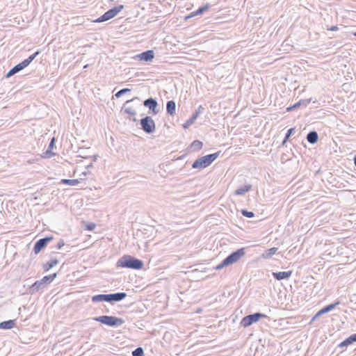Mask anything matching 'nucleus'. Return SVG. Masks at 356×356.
Returning <instances> with one entry per match:
<instances>
[{
	"mask_svg": "<svg viewBox=\"0 0 356 356\" xmlns=\"http://www.w3.org/2000/svg\"><path fill=\"white\" fill-rule=\"evenodd\" d=\"M117 267L140 270L143 268V263L130 255H124L118 261Z\"/></svg>",
	"mask_w": 356,
	"mask_h": 356,
	"instance_id": "nucleus-1",
	"label": "nucleus"
},
{
	"mask_svg": "<svg viewBox=\"0 0 356 356\" xmlns=\"http://www.w3.org/2000/svg\"><path fill=\"white\" fill-rule=\"evenodd\" d=\"M245 254V248H240L225 258L221 263L215 267V269L220 270L227 266L235 264L238 262Z\"/></svg>",
	"mask_w": 356,
	"mask_h": 356,
	"instance_id": "nucleus-2",
	"label": "nucleus"
},
{
	"mask_svg": "<svg viewBox=\"0 0 356 356\" xmlns=\"http://www.w3.org/2000/svg\"><path fill=\"white\" fill-rule=\"evenodd\" d=\"M220 152L200 157L195 160L192 167L195 169H202L209 166L220 155Z\"/></svg>",
	"mask_w": 356,
	"mask_h": 356,
	"instance_id": "nucleus-3",
	"label": "nucleus"
},
{
	"mask_svg": "<svg viewBox=\"0 0 356 356\" xmlns=\"http://www.w3.org/2000/svg\"><path fill=\"white\" fill-rule=\"evenodd\" d=\"M39 51H36L35 54L31 55L28 58L25 59L22 63L16 65L7 73L6 77H10L27 67L33 60L36 56L39 54Z\"/></svg>",
	"mask_w": 356,
	"mask_h": 356,
	"instance_id": "nucleus-4",
	"label": "nucleus"
},
{
	"mask_svg": "<svg viewBox=\"0 0 356 356\" xmlns=\"http://www.w3.org/2000/svg\"><path fill=\"white\" fill-rule=\"evenodd\" d=\"M124 8L123 5H119L118 6H115L110 10H108L107 12H106L104 15L100 16L99 18L96 19L93 21V22L99 23L103 22L107 20H109L114 17H115L120 12L122 11V10Z\"/></svg>",
	"mask_w": 356,
	"mask_h": 356,
	"instance_id": "nucleus-5",
	"label": "nucleus"
},
{
	"mask_svg": "<svg viewBox=\"0 0 356 356\" xmlns=\"http://www.w3.org/2000/svg\"><path fill=\"white\" fill-rule=\"evenodd\" d=\"M94 320L109 326H117L124 323L122 318L111 316H102L95 318Z\"/></svg>",
	"mask_w": 356,
	"mask_h": 356,
	"instance_id": "nucleus-6",
	"label": "nucleus"
},
{
	"mask_svg": "<svg viewBox=\"0 0 356 356\" xmlns=\"http://www.w3.org/2000/svg\"><path fill=\"white\" fill-rule=\"evenodd\" d=\"M266 316L261 313H255L254 314L248 315L242 318L241 325L243 327H247L252 323H256L261 318H265Z\"/></svg>",
	"mask_w": 356,
	"mask_h": 356,
	"instance_id": "nucleus-7",
	"label": "nucleus"
},
{
	"mask_svg": "<svg viewBox=\"0 0 356 356\" xmlns=\"http://www.w3.org/2000/svg\"><path fill=\"white\" fill-rule=\"evenodd\" d=\"M142 129L146 133H152L155 130V123L154 120L150 117H145V118L141 120L140 122Z\"/></svg>",
	"mask_w": 356,
	"mask_h": 356,
	"instance_id": "nucleus-8",
	"label": "nucleus"
},
{
	"mask_svg": "<svg viewBox=\"0 0 356 356\" xmlns=\"http://www.w3.org/2000/svg\"><path fill=\"white\" fill-rule=\"evenodd\" d=\"M57 276L56 273H53L49 275H46L43 277V278L40 280L36 281L32 285V288L36 289L37 290L40 289V286L42 284H47L51 282Z\"/></svg>",
	"mask_w": 356,
	"mask_h": 356,
	"instance_id": "nucleus-9",
	"label": "nucleus"
},
{
	"mask_svg": "<svg viewBox=\"0 0 356 356\" xmlns=\"http://www.w3.org/2000/svg\"><path fill=\"white\" fill-rule=\"evenodd\" d=\"M131 101V100L127 101L126 103L124 104L122 110L124 111V113L128 115V118L129 120L136 121V119L135 118L136 115V108L133 106L129 105Z\"/></svg>",
	"mask_w": 356,
	"mask_h": 356,
	"instance_id": "nucleus-10",
	"label": "nucleus"
},
{
	"mask_svg": "<svg viewBox=\"0 0 356 356\" xmlns=\"http://www.w3.org/2000/svg\"><path fill=\"white\" fill-rule=\"evenodd\" d=\"M53 239V237H47L44 238L40 239L36 242V243L34 245L33 250L35 254H38L42 249H43L46 245L47 243L51 241Z\"/></svg>",
	"mask_w": 356,
	"mask_h": 356,
	"instance_id": "nucleus-11",
	"label": "nucleus"
},
{
	"mask_svg": "<svg viewBox=\"0 0 356 356\" xmlns=\"http://www.w3.org/2000/svg\"><path fill=\"white\" fill-rule=\"evenodd\" d=\"M202 110V106H200L199 108L195 111V112L191 115V117L184 122V124H183V128L186 129H188L191 125H192L200 115Z\"/></svg>",
	"mask_w": 356,
	"mask_h": 356,
	"instance_id": "nucleus-12",
	"label": "nucleus"
},
{
	"mask_svg": "<svg viewBox=\"0 0 356 356\" xmlns=\"http://www.w3.org/2000/svg\"><path fill=\"white\" fill-rule=\"evenodd\" d=\"M138 58L140 60L151 61L154 58V54L152 50H149L138 55Z\"/></svg>",
	"mask_w": 356,
	"mask_h": 356,
	"instance_id": "nucleus-13",
	"label": "nucleus"
},
{
	"mask_svg": "<svg viewBox=\"0 0 356 356\" xmlns=\"http://www.w3.org/2000/svg\"><path fill=\"white\" fill-rule=\"evenodd\" d=\"M127 296L125 293H117L113 294H107V302L120 301Z\"/></svg>",
	"mask_w": 356,
	"mask_h": 356,
	"instance_id": "nucleus-14",
	"label": "nucleus"
},
{
	"mask_svg": "<svg viewBox=\"0 0 356 356\" xmlns=\"http://www.w3.org/2000/svg\"><path fill=\"white\" fill-rule=\"evenodd\" d=\"M337 305H339V302H335L334 304H330L329 305H327L325 307H324L323 308H322L321 310H319L316 314V315L313 317L312 318V321H314V319H316L317 317H318L319 316L325 314V313H327L329 312L330 311H331L332 309H333Z\"/></svg>",
	"mask_w": 356,
	"mask_h": 356,
	"instance_id": "nucleus-15",
	"label": "nucleus"
},
{
	"mask_svg": "<svg viewBox=\"0 0 356 356\" xmlns=\"http://www.w3.org/2000/svg\"><path fill=\"white\" fill-rule=\"evenodd\" d=\"M210 8V6L209 4H207L202 7H200L199 9H197L196 11L191 13L190 15L185 17L184 19L188 20V19L195 17L197 15L202 14L204 12L209 10Z\"/></svg>",
	"mask_w": 356,
	"mask_h": 356,
	"instance_id": "nucleus-16",
	"label": "nucleus"
},
{
	"mask_svg": "<svg viewBox=\"0 0 356 356\" xmlns=\"http://www.w3.org/2000/svg\"><path fill=\"white\" fill-rule=\"evenodd\" d=\"M355 341H356V333L350 335L349 337H348L344 341L341 342L339 344V347L343 348L345 346H348L351 345L353 342H355Z\"/></svg>",
	"mask_w": 356,
	"mask_h": 356,
	"instance_id": "nucleus-17",
	"label": "nucleus"
},
{
	"mask_svg": "<svg viewBox=\"0 0 356 356\" xmlns=\"http://www.w3.org/2000/svg\"><path fill=\"white\" fill-rule=\"evenodd\" d=\"M292 274V271H284V272H278V273H273V277L278 280H283L289 278Z\"/></svg>",
	"mask_w": 356,
	"mask_h": 356,
	"instance_id": "nucleus-18",
	"label": "nucleus"
},
{
	"mask_svg": "<svg viewBox=\"0 0 356 356\" xmlns=\"http://www.w3.org/2000/svg\"><path fill=\"white\" fill-rule=\"evenodd\" d=\"M166 109H167V112L170 115H174L175 114V111H176L175 102L174 101L168 102L167 106H166Z\"/></svg>",
	"mask_w": 356,
	"mask_h": 356,
	"instance_id": "nucleus-19",
	"label": "nucleus"
},
{
	"mask_svg": "<svg viewBox=\"0 0 356 356\" xmlns=\"http://www.w3.org/2000/svg\"><path fill=\"white\" fill-rule=\"evenodd\" d=\"M251 189V185H245L242 187L238 188L235 191V194L236 195H243L245 193H248Z\"/></svg>",
	"mask_w": 356,
	"mask_h": 356,
	"instance_id": "nucleus-20",
	"label": "nucleus"
},
{
	"mask_svg": "<svg viewBox=\"0 0 356 356\" xmlns=\"http://www.w3.org/2000/svg\"><path fill=\"white\" fill-rule=\"evenodd\" d=\"M15 322L13 320H9L0 323V329L8 330L14 327Z\"/></svg>",
	"mask_w": 356,
	"mask_h": 356,
	"instance_id": "nucleus-21",
	"label": "nucleus"
},
{
	"mask_svg": "<svg viewBox=\"0 0 356 356\" xmlns=\"http://www.w3.org/2000/svg\"><path fill=\"white\" fill-rule=\"evenodd\" d=\"M58 264V259H51V261H49V262H47V264H45L44 265V266H43L44 270L45 271H48L51 268H52L54 266L57 265Z\"/></svg>",
	"mask_w": 356,
	"mask_h": 356,
	"instance_id": "nucleus-22",
	"label": "nucleus"
},
{
	"mask_svg": "<svg viewBox=\"0 0 356 356\" xmlns=\"http://www.w3.org/2000/svg\"><path fill=\"white\" fill-rule=\"evenodd\" d=\"M144 105L147 106L149 109L154 110L157 106V103L154 99L150 98L144 102Z\"/></svg>",
	"mask_w": 356,
	"mask_h": 356,
	"instance_id": "nucleus-23",
	"label": "nucleus"
},
{
	"mask_svg": "<svg viewBox=\"0 0 356 356\" xmlns=\"http://www.w3.org/2000/svg\"><path fill=\"white\" fill-rule=\"evenodd\" d=\"M307 139L310 143H316L318 140L317 133L316 131H312V132L309 133L307 136Z\"/></svg>",
	"mask_w": 356,
	"mask_h": 356,
	"instance_id": "nucleus-24",
	"label": "nucleus"
},
{
	"mask_svg": "<svg viewBox=\"0 0 356 356\" xmlns=\"http://www.w3.org/2000/svg\"><path fill=\"white\" fill-rule=\"evenodd\" d=\"M277 251V248H270L264 254H262V257L264 259H268V258L271 257L273 254H275Z\"/></svg>",
	"mask_w": 356,
	"mask_h": 356,
	"instance_id": "nucleus-25",
	"label": "nucleus"
},
{
	"mask_svg": "<svg viewBox=\"0 0 356 356\" xmlns=\"http://www.w3.org/2000/svg\"><path fill=\"white\" fill-rule=\"evenodd\" d=\"M191 146L194 151H199L202 148L203 143L201 141L196 140L191 143Z\"/></svg>",
	"mask_w": 356,
	"mask_h": 356,
	"instance_id": "nucleus-26",
	"label": "nucleus"
},
{
	"mask_svg": "<svg viewBox=\"0 0 356 356\" xmlns=\"http://www.w3.org/2000/svg\"><path fill=\"white\" fill-rule=\"evenodd\" d=\"M79 182H80V181L79 179H63L61 180V183L71 185V186H75V185L78 184Z\"/></svg>",
	"mask_w": 356,
	"mask_h": 356,
	"instance_id": "nucleus-27",
	"label": "nucleus"
},
{
	"mask_svg": "<svg viewBox=\"0 0 356 356\" xmlns=\"http://www.w3.org/2000/svg\"><path fill=\"white\" fill-rule=\"evenodd\" d=\"M107 295H97L92 297V300L93 302H100V301H106L107 302Z\"/></svg>",
	"mask_w": 356,
	"mask_h": 356,
	"instance_id": "nucleus-28",
	"label": "nucleus"
},
{
	"mask_svg": "<svg viewBox=\"0 0 356 356\" xmlns=\"http://www.w3.org/2000/svg\"><path fill=\"white\" fill-rule=\"evenodd\" d=\"M133 356H144L143 350L142 348H138L132 353Z\"/></svg>",
	"mask_w": 356,
	"mask_h": 356,
	"instance_id": "nucleus-29",
	"label": "nucleus"
},
{
	"mask_svg": "<svg viewBox=\"0 0 356 356\" xmlns=\"http://www.w3.org/2000/svg\"><path fill=\"white\" fill-rule=\"evenodd\" d=\"M241 213H242L243 216L248 217V218H252L254 216L253 212L248 211L247 210H242Z\"/></svg>",
	"mask_w": 356,
	"mask_h": 356,
	"instance_id": "nucleus-30",
	"label": "nucleus"
},
{
	"mask_svg": "<svg viewBox=\"0 0 356 356\" xmlns=\"http://www.w3.org/2000/svg\"><path fill=\"white\" fill-rule=\"evenodd\" d=\"M96 227V225L94 222H90L86 225V229L88 231H92Z\"/></svg>",
	"mask_w": 356,
	"mask_h": 356,
	"instance_id": "nucleus-31",
	"label": "nucleus"
},
{
	"mask_svg": "<svg viewBox=\"0 0 356 356\" xmlns=\"http://www.w3.org/2000/svg\"><path fill=\"white\" fill-rule=\"evenodd\" d=\"M130 91V89L129 88H124V89H122L120 91H118L116 94H115V96L117 97H120L121 95H122L123 94L127 92H129Z\"/></svg>",
	"mask_w": 356,
	"mask_h": 356,
	"instance_id": "nucleus-32",
	"label": "nucleus"
},
{
	"mask_svg": "<svg viewBox=\"0 0 356 356\" xmlns=\"http://www.w3.org/2000/svg\"><path fill=\"white\" fill-rule=\"evenodd\" d=\"M300 105V103L298 102V103L295 104L294 105H293L291 106L287 107L286 108V111L287 112L291 111L293 109H294L296 108H298Z\"/></svg>",
	"mask_w": 356,
	"mask_h": 356,
	"instance_id": "nucleus-33",
	"label": "nucleus"
},
{
	"mask_svg": "<svg viewBox=\"0 0 356 356\" xmlns=\"http://www.w3.org/2000/svg\"><path fill=\"white\" fill-rule=\"evenodd\" d=\"M293 129L291 128V129H289L286 134V136H285V138H284V143H285L288 139L290 137L291 134H292V132L293 131Z\"/></svg>",
	"mask_w": 356,
	"mask_h": 356,
	"instance_id": "nucleus-34",
	"label": "nucleus"
},
{
	"mask_svg": "<svg viewBox=\"0 0 356 356\" xmlns=\"http://www.w3.org/2000/svg\"><path fill=\"white\" fill-rule=\"evenodd\" d=\"M54 142H55V138H53L51 139V141L50 144H49V149H53L54 145Z\"/></svg>",
	"mask_w": 356,
	"mask_h": 356,
	"instance_id": "nucleus-35",
	"label": "nucleus"
},
{
	"mask_svg": "<svg viewBox=\"0 0 356 356\" xmlns=\"http://www.w3.org/2000/svg\"><path fill=\"white\" fill-rule=\"evenodd\" d=\"M328 30H330V31H337L338 30V27L337 26H333L331 28L328 29Z\"/></svg>",
	"mask_w": 356,
	"mask_h": 356,
	"instance_id": "nucleus-36",
	"label": "nucleus"
},
{
	"mask_svg": "<svg viewBox=\"0 0 356 356\" xmlns=\"http://www.w3.org/2000/svg\"><path fill=\"white\" fill-rule=\"evenodd\" d=\"M354 162H355V165H356V155H355V157L354 159Z\"/></svg>",
	"mask_w": 356,
	"mask_h": 356,
	"instance_id": "nucleus-37",
	"label": "nucleus"
},
{
	"mask_svg": "<svg viewBox=\"0 0 356 356\" xmlns=\"http://www.w3.org/2000/svg\"><path fill=\"white\" fill-rule=\"evenodd\" d=\"M354 35L356 36V32L354 33Z\"/></svg>",
	"mask_w": 356,
	"mask_h": 356,
	"instance_id": "nucleus-38",
	"label": "nucleus"
}]
</instances>
